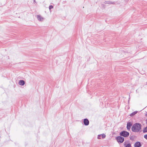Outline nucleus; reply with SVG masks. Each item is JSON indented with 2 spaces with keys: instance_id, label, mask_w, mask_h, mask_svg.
I'll use <instances>...</instances> for the list:
<instances>
[{
  "instance_id": "obj_1",
  "label": "nucleus",
  "mask_w": 147,
  "mask_h": 147,
  "mask_svg": "<svg viewBox=\"0 0 147 147\" xmlns=\"http://www.w3.org/2000/svg\"><path fill=\"white\" fill-rule=\"evenodd\" d=\"M141 126V125L140 123H136L132 126L131 127V130L134 132H138L140 131Z\"/></svg>"
},
{
  "instance_id": "obj_2",
  "label": "nucleus",
  "mask_w": 147,
  "mask_h": 147,
  "mask_svg": "<svg viewBox=\"0 0 147 147\" xmlns=\"http://www.w3.org/2000/svg\"><path fill=\"white\" fill-rule=\"evenodd\" d=\"M120 135L121 136L127 137L129 135V133L126 131H123L120 133Z\"/></svg>"
},
{
  "instance_id": "obj_3",
  "label": "nucleus",
  "mask_w": 147,
  "mask_h": 147,
  "mask_svg": "<svg viewBox=\"0 0 147 147\" xmlns=\"http://www.w3.org/2000/svg\"><path fill=\"white\" fill-rule=\"evenodd\" d=\"M116 140L119 143H122L124 140V138L120 136H118L116 138Z\"/></svg>"
},
{
  "instance_id": "obj_4",
  "label": "nucleus",
  "mask_w": 147,
  "mask_h": 147,
  "mask_svg": "<svg viewBox=\"0 0 147 147\" xmlns=\"http://www.w3.org/2000/svg\"><path fill=\"white\" fill-rule=\"evenodd\" d=\"M142 145L139 142H136L134 144V147H140Z\"/></svg>"
},
{
  "instance_id": "obj_5",
  "label": "nucleus",
  "mask_w": 147,
  "mask_h": 147,
  "mask_svg": "<svg viewBox=\"0 0 147 147\" xmlns=\"http://www.w3.org/2000/svg\"><path fill=\"white\" fill-rule=\"evenodd\" d=\"M37 18L38 20L40 21H42L44 18L40 15L37 16Z\"/></svg>"
},
{
  "instance_id": "obj_6",
  "label": "nucleus",
  "mask_w": 147,
  "mask_h": 147,
  "mask_svg": "<svg viewBox=\"0 0 147 147\" xmlns=\"http://www.w3.org/2000/svg\"><path fill=\"white\" fill-rule=\"evenodd\" d=\"M89 120L87 119H85L84 120V123L85 125H88L89 124Z\"/></svg>"
},
{
  "instance_id": "obj_7",
  "label": "nucleus",
  "mask_w": 147,
  "mask_h": 147,
  "mask_svg": "<svg viewBox=\"0 0 147 147\" xmlns=\"http://www.w3.org/2000/svg\"><path fill=\"white\" fill-rule=\"evenodd\" d=\"M132 125V124L131 122H128L127 124V129L128 130H129L131 127Z\"/></svg>"
},
{
  "instance_id": "obj_8",
  "label": "nucleus",
  "mask_w": 147,
  "mask_h": 147,
  "mask_svg": "<svg viewBox=\"0 0 147 147\" xmlns=\"http://www.w3.org/2000/svg\"><path fill=\"white\" fill-rule=\"evenodd\" d=\"M19 84L20 85L23 86L25 84V82L23 80H20L19 82Z\"/></svg>"
},
{
  "instance_id": "obj_9",
  "label": "nucleus",
  "mask_w": 147,
  "mask_h": 147,
  "mask_svg": "<svg viewBox=\"0 0 147 147\" xmlns=\"http://www.w3.org/2000/svg\"><path fill=\"white\" fill-rule=\"evenodd\" d=\"M126 142H125L124 143V146H125V147H131V144L130 143H128L126 144Z\"/></svg>"
},
{
  "instance_id": "obj_10",
  "label": "nucleus",
  "mask_w": 147,
  "mask_h": 147,
  "mask_svg": "<svg viewBox=\"0 0 147 147\" xmlns=\"http://www.w3.org/2000/svg\"><path fill=\"white\" fill-rule=\"evenodd\" d=\"M137 113V111H135L131 113L130 114V115L131 117H132V116H134V115L135 114H136Z\"/></svg>"
},
{
  "instance_id": "obj_11",
  "label": "nucleus",
  "mask_w": 147,
  "mask_h": 147,
  "mask_svg": "<svg viewBox=\"0 0 147 147\" xmlns=\"http://www.w3.org/2000/svg\"><path fill=\"white\" fill-rule=\"evenodd\" d=\"M143 132L144 133L147 132V126L144 128Z\"/></svg>"
},
{
  "instance_id": "obj_12",
  "label": "nucleus",
  "mask_w": 147,
  "mask_h": 147,
  "mask_svg": "<svg viewBox=\"0 0 147 147\" xmlns=\"http://www.w3.org/2000/svg\"><path fill=\"white\" fill-rule=\"evenodd\" d=\"M105 3L106 4H114V2H112L106 1Z\"/></svg>"
},
{
  "instance_id": "obj_13",
  "label": "nucleus",
  "mask_w": 147,
  "mask_h": 147,
  "mask_svg": "<svg viewBox=\"0 0 147 147\" xmlns=\"http://www.w3.org/2000/svg\"><path fill=\"white\" fill-rule=\"evenodd\" d=\"M101 136L102 138H105L106 137V135L105 134H101Z\"/></svg>"
},
{
  "instance_id": "obj_14",
  "label": "nucleus",
  "mask_w": 147,
  "mask_h": 147,
  "mask_svg": "<svg viewBox=\"0 0 147 147\" xmlns=\"http://www.w3.org/2000/svg\"><path fill=\"white\" fill-rule=\"evenodd\" d=\"M53 8V6L52 5H51L49 6V9L50 10H51V9H52Z\"/></svg>"
},
{
  "instance_id": "obj_15",
  "label": "nucleus",
  "mask_w": 147,
  "mask_h": 147,
  "mask_svg": "<svg viewBox=\"0 0 147 147\" xmlns=\"http://www.w3.org/2000/svg\"><path fill=\"white\" fill-rule=\"evenodd\" d=\"M101 135H98V136L97 138L98 139H101Z\"/></svg>"
},
{
  "instance_id": "obj_16",
  "label": "nucleus",
  "mask_w": 147,
  "mask_h": 147,
  "mask_svg": "<svg viewBox=\"0 0 147 147\" xmlns=\"http://www.w3.org/2000/svg\"><path fill=\"white\" fill-rule=\"evenodd\" d=\"M144 137L146 140H147V134L145 135L144 136Z\"/></svg>"
},
{
  "instance_id": "obj_17",
  "label": "nucleus",
  "mask_w": 147,
  "mask_h": 147,
  "mask_svg": "<svg viewBox=\"0 0 147 147\" xmlns=\"http://www.w3.org/2000/svg\"><path fill=\"white\" fill-rule=\"evenodd\" d=\"M146 124L147 125V119H146Z\"/></svg>"
},
{
  "instance_id": "obj_18",
  "label": "nucleus",
  "mask_w": 147,
  "mask_h": 147,
  "mask_svg": "<svg viewBox=\"0 0 147 147\" xmlns=\"http://www.w3.org/2000/svg\"><path fill=\"white\" fill-rule=\"evenodd\" d=\"M34 0V1L35 2V0Z\"/></svg>"
},
{
  "instance_id": "obj_19",
  "label": "nucleus",
  "mask_w": 147,
  "mask_h": 147,
  "mask_svg": "<svg viewBox=\"0 0 147 147\" xmlns=\"http://www.w3.org/2000/svg\"><path fill=\"white\" fill-rule=\"evenodd\" d=\"M34 0V1L35 2V0Z\"/></svg>"
}]
</instances>
